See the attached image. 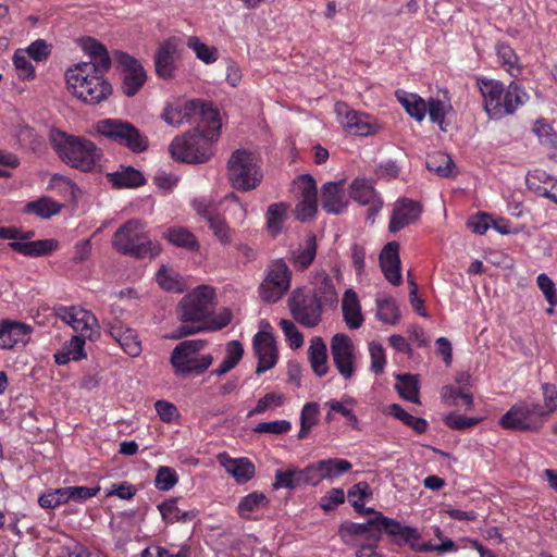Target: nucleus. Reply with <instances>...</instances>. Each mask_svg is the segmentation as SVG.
<instances>
[{"mask_svg":"<svg viewBox=\"0 0 557 557\" xmlns=\"http://www.w3.org/2000/svg\"><path fill=\"white\" fill-rule=\"evenodd\" d=\"M104 72L92 64L78 62L65 71L66 88L73 97L84 103H101L112 94V86L103 76Z\"/></svg>","mask_w":557,"mask_h":557,"instance_id":"1","label":"nucleus"},{"mask_svg":"<svg viewBox=\"0 0 557 557\" xmlns=\"http://www.w3.org/2000/svg\"><path fill=\"white\" fill-rule=\"evenodd\" d=\"M476 84L486 114L494 120L515 113L529 99L527 91L517 83L507 87L496 79L478 78Z\"/></svg>","mask_w":557,"mask_h":557,"instance_id":"2","label":"nucleus"},{"mask_svg":"<svg viewBox=\"0 0 557 557\" xmlns=\"http://www.w3.org/2000/svg\"><path fill=\"white\" fill-rule=\"evenodd\" d=\"M50 140L60 159L72 168L89 172L101 166L102 150L91 140L60 131H52Z\"/></svg>","mask_w":557,"mask_h":557,"instance_id":"3","label":"nucleus"},{"mask_svg":"<svg viewBox=\"0 0 557 557\" xmlns=\"http://www.w3.org/2000/svg\"><path fill=\"white\" fill-rule=\"evenodd\" d=\"M214 289L203 285L186 295L178 305V317L182 325L172 338H181L205 329L203 320L212 310Z\"/></svg>","mask_w":557,"mask_h":557,"instance_id":"4","label":"nucleus"},{"mask_svg":"<svg viewBox=\"0 0 557 557\" xmlns=\"http://www.w3.org/2000/svg\"><path fill=\"white\" fill-rule=\"evenodd\" d=\"M220 129L212 126L195 129L175 137L170 145L174 160L186 163H202L212 156V143L218 139Z\"/></svg>","mask_w":557,"mask_h":557,"instance_id":"5","label":"nucleus"},{"mask_svg":"<svg viewBox=\"0 0 557 557\" xmlns=\"http://www.w3.org/2000/svg\"><path fill=\"white\" fill-rule=\"evenodd\" d=\"M197 116L203 124V128L212 126L215 129H221L222 125L216 109L198 99L177 98L168 102L161 114L162 120L174 127L188 123Z\"/></svg>","mask_w":557,"mask_h":557,"instance_id":"6","label":"nucleus"},{"mask_svg":"<svg viewBox=\"0 0 557 557\" xmlns=\"http://www.w3.org/2000/svg\"><path fill=\"white\" fill-rule=\"evenodd\" d=\"M395 95L411 117L421 122L425 117V114L429 113L430 120L438 124L442 131L446 132L444 120L453 109L450 99L446 92L442 96L431 97L428 100H424L417 94H410L404 90H397Z\"/></svg>","mask_w":557,"mask_h":557,"instance_id":"7","label":"nucleus"},{"mask_svg":"<svg viewBox=\"0 0 557 557\" xmlns=\"http://www.w3.org/2000/svg\"><path fill=\"white\" fill-rule=\"evenodd\" d=\"M227 176L232 185L239 190L249 191L257 188L263 177L257 153L247 149L234 151L227 162Z\"/></svg>","mask_w":557,"mask_h":557,"instance_id":"8","label":"nucleus"},{"mask_svg":"<svg viewBox=\"0 0 557 557\" xmlns=\"http://www.w3.org/2000/svg\"><path fill=\"white\" fill-rule=\"evenodd\" d=\"M206 342L201 339H188L180 343L172 351L171 363L176 374H201L212 363L213 358L209 354L201 352Z\"/></svg>","mask_w":557,"mask_h":557,"instance_id":"9","label":"nucleus"},{"mask_svg":"<svg viewBox=\"0 0 557 557\" xmlns=\"http://www.w3.org/2000/svg\"><path fill=\"white\" fill-rule=\"evenodd\" d=\"M113 246L122 253L138 258L153 255L151 244L146 235L145 225L138 220L126 222L115 232Z\"/></svg>","mask_w":557,"mask_h":557,"instance_id":"10","label":"nucleus"},{"mask_svg":"<svg viewBox=\"0 0 557 557\" xmlns=\"http://www.w3.org/2000/svg\"><path fill=\"white\" fill-rule=\"evenodd\" d=\"M540 404L524 399L515 404L499 420L504 429L519 431H539L546 418Z\"/></svg>","mask_w":557,"mask_h":557,"instance_id":"11","label":"nucleus"},{"mask_svg":"<svg viewBox=\"0 0 557 557\" xmlns=\"http://www.w3.org/2000/svg\"><path fill=\"white\" fill-rule=\"evenodd\" d=\"M97 132L117 144L124 145L134 152L147 148V139L131 123L117 119H104L96 124Z\"/></svg>","mask_w":557,"mask_h":557,"instance_id":"12","label":"nucleus"},{"mask_svg":"<svg viewBox=\"0 0 557 557\" xmlns=\"http://www.w3.org/2000/svg\"><path fill=\"white\" fill-rule=\"evenodd\" d=\"M292 272L282 260H275L268 267L259 286L261 299L269 304L278 301L290 288Z\"/></svg>","mask_w":557,"mask_h":557,"instance_id":"13","label":"nucleus"},{"mask_svg":"<svg viewBox=\"0 0 557 557\" xmlns=\"http://www.w3.org/2000/svg\"><path fill=\"white\" fill-rule=\"evenodd\" d=\"M330 347L336 370L344 380H350L357 371L360 358L354 342L347 334L337 333L332 337Z\"/></svg>","mask_w":557,"mask_h":557,"instance_id":"14","label":"nucleus"},{"mask_svg":"<svg viewBox=\"0 0 557 557\" xmlns=\"http://www.w3.org/2000/svg\"><path fill=\"white\" fill-rule=\"evenodd\" d=\"M55 315L84 338L96 341L100 336L98 320L90 311L78 306H59Z\"/></svg>","mask_w":557,"mask_h":557,"instance_id":"15","label":"nucleus"},{"mask_svg":"<svg viewBox=\"0 0 557 557\" xmlns=\"http://www.w3.org/2000/svg\"><path fill=\"white\" fill-rule=\"evenodd\" d=\"M334 110L341 126L349 135L370 136L380 129L373 116L352 110L344 102L335 103Z\"/></svg>","mask_w":557,"mask_h":557,"instance_id":"16","label":"nucleus"},{"mask_svg":"<svg viewBox=\"0 0 557 557\" xmlns=\"http://www.w3.org/2000/svg\"><path fill=\"white\" fill-rule=\"evenodd\" d=\"M34 232H23L13 227H2V239H11L9 246L16 252L28 257H40L50 253L57 247L53 239L32 240Z\"/></svg>","mask_w":557,"mask_h":557,"instance_id":"17","label":"nucleus"},{"mask_svg":"<svg viewBox=\"0 0 557 557\" xmlns=\"http://www.w3.org/2000/svg\"><path fill=\"white\" fill-rule=\"evenodd\" d=\"M288 307L293 318L306 327H314L321 321L323 306L317 297L305 294L301 289L292 293Z\"/></svg>","mask_w":557,"mask_h":557,"instance_id":"18","label":"nucleus"},{"mask_svg":"<svg viewBox=\"0 0 557 557\" xmlns=\"http://www.w3.org/2000/svg\"><path fill=\"white\" fill-rule=\"evenodd\" d=\"M116 62L122 75V92L127 97L137 95L147 81L143 64L125 52L117 53Z\"/></svg>","mask_w":557,"mask_h":557,"instance_id":"19","label":"nucleus"},{"mask_svg":"<svg viewBox=\"0 0 557 557\" xmlns=\"http://www.w3.org/2000/svg\"><path fill=\"white\" fill-rule=\"evenodd\" d=\"M342 541L349 546L360 547L362 544H373L380 541L381 532L377 517L364 523L344 522L338 530Z\"/></svg>","mask_w":557,"mask_h":557,"instance_id":"20","label":"nucleus"},{"mask_svg":"<svg viewBox=\"0 0 557 557\" xmlns=\"http://www.w3.org/2000/svg\"><path fill=\"white\" fill-rule=\"evenodd\" d=\"M180 47L181 39L174 36L159 45L154 55V67L159 77L170 79L174 76L180 60Z\"/></svg>","mask_w":557,"mask_h":557,"instance_id":"21","label":"nucleus"},{"mask_svg":"<svg viewBox=\"0 0 557 557\" xmlns=\"http://www.w3.org/2000/svg\"><path fill=\"white\" fill-rule=\"evenodd\" d=\"M294 188L299 201L296 206L297 219L306 221L311 219L318 209L317 186L310 175H301L294 182Z\"/></svg>","mask_w":557,"mask_h":557,"instance_id":"22","label":"nucleus"},{"mask_svg":"<svg viewBox=\"0 0 557 557\" xmlns=\"http://www.w3.org/2000/svg\"><path fill=\"white\" fill-rule=\"evenodd\" d=\"M397 543L409 545L411 549L418 553H455L458 546L453 540H443L442 544H433L431 542L421 541V535L416 528L405 525L398 536Z\"/></svg>","mask_w":557,"mask_h":557,"instance_id":"23","label":"nucleus"},{"mask_svg":"<svg viewBox=\"0 0 557 557\" xmlns=\"http://www.w3.org/2000/svg\"><path fill=\"white\" fill-rule=\"evenodd\" d=\"M253 350L259 360L257 373H263L275 366L277 361V348L270 333L258 332L255 335Z\"/></svg>","mask_w":557,"mask_h":557,"instance_id":"24","label":"nucleus"},{"mask_svg":"<svg viewBox=\"0 0 557 557\" xmlns=\"http://www.w3.org/2000/svg\"><path fill=\"white\" fill-rule=\"evenodd\" d=\"M349 197L346 195L344 182H329L322 187L321 206L331 214H341L348 207Z\"/></svg>","mask_w":557,"mask_h":557,"instance_id":"25","label":"nucleus"},{"mask_svg":"<svg viewBox=\"0 0 557 557\" xmlns=\"http://www.w3.org/2000/svg\"><path fill=\"white\" fill-rule=\"evenodd\" d=\"M30 325L12 320H2V349H20L30 341Z\"/></svg>","mask_w":557,"mask_h":557,"instance_id":"26","label":"nucleus"},{"mask_svg":"<svg viewBox=\"0 0 557 557\" xmlns=\"http://www.w3.org/2000/svg\"><path fill=\"white\" fill-rule=\"evenodd\" d=\"M111 337L117 342L121 348L131 357H137L141 352V343L135 330L121 321L106 322Z\"/></svg>","mask_w":557,"mask_h":557,"instance_id":"27","label":"nucleus"},{"mask_svg":"<svg viewBox=\"0 0 557 557\" xmlns=\"http://www.w3.org/2000/svg\"><path fill=\"white\" fill-rule=\"evenodd\" d=\"M421 214V208L418 202L403 199L397 201L394 207L388 228L395 233L399 230L414 223Z\"/></svg>","mask_w":557,"mask_h":557,"instance_id":"28","label":"nucleus"},{"mask_svg":"<svg viewBox=\"0 0 557 557\" xmlns=\"http://www.w3.org/2000/svg\"><path fill=\"white\" fill-rule=\"evenodd\" d=\"M216 458L220 466L223 467L237 483H246L255 475V465L248 458H232L226 453L219 454Z\"/></svg>","mask_w":557,"mask_h":557,"instance_id":"29","label":"nucleus"},{"mask_svg":"<svg viewBox=\"0 0 557 557\" xmlns=\"http://www.w3.org/2000/svg\"><path fill=\"white\" fill-rule=\"evenodd\" d=\"M380 265L389 283L396 286L401 283L398 243L391 242L383 248L380 255Z\"/></svg>","mask_w":557,"mask_h":557,"instance_id":"30","label":"nucleus"},{"mask_svg":"<svg viewBox=\"0 0 557 557\" xmlns=\"http://www.w3.org/2000/svg\"><path fill=\"white\" fill-rule=\"evenodd\" d=\"M350 198L359 202L362 206H371L370 211L375 214L377 213L383 202L377 197L372 183L366 178L357 177L350 184Z\"/></svg>","mask_w":557,"mask_h":557,"instance_id":"31","label":"nucleus"},{"mask_svg":"<svg viewBox=\"0 0 557 557\" xmlns=\"http://www.w3.org/2000/svg\"><path fill=\"white\" fill-rule=\"evenodd\" d=\"M342 311L346 325L356 330L363 323V315L361 313V306L358 295L352 289H347L344 293L342 300Z\"/></svg>","mask_w":557,"mask_h":557,"instance_id":"32","label":"nucleus"},{"mask_svg":"<svg viewBox=\"0 0 557 557\" xmlns=\"http://www.w3.org/2000/svg\"><path fill=\"white\" fill-rule=\"evenodd\" d=\"M308 359L313 372L318 376H324L329 371L326 344L320 336H314L310 341L308 348Z\"/></svg>","mask_w":557,"mask_h":557,"instance_id":"33","label":"nucleus"},{"mask_svg":"<svg viewBox=\"0 0 557 557\" xmlns=\"http://www.w3.org/2000/svg\"><path fill=\"white\" fill-rule=\"evenodd\" d=\"M290 206L286 202H275L268 207L265 212V225L272 236L282 233L284 223L288 219Z\"/></svg>","mask_w":557,"mask_h":557,"instance_id":"34","label":"nucleus"},{"mask_svg":"<svg viewBox=\"0 0 557 557\" xmlns=\"http://www.w3.org/2000/svg\"><path fill=\"white\" fill-rule=\"evenodd\" d=\"M82 48L84 52L90 58L89 62L85 64H92L96 69L108 71L111 66V59L103 45L92 38H87L83 41Z\"/></svg>","mask_w":557,"mask_h":557,"instance_id":"35","label":"nucleus"},{"mask_svg":"<svg viewBox=\"0 0 557 557\" xmlns=\"http://www.w3.org/2000/svg\"><path fill=\"white\" fill-rule=\"evenodd\" d=\"M165 238L174 246L189 250L198 251L199 242L194 233L183 226L170 227L165 233Z\"/></svg>","mask_w":557,"mask_h":557,"instance_id":"36","label":"nucleus"},{"mask_svg":"<svg viewBox=\"0 0 557 557\" xmlns=\"http://www.w3.org/2000/svg\"><path fill=\"white\" fill-rule=\"evenodd\" d=\"M48 189L58 194L66 201H76L79 195V189L72 180L60 174H53L50 177Z\"/></svg>","mask_w":557,"mask_h":557,"instance_id":"37","label":"nucleus"},{"mask_svg":"<svg viewBox=\"0 0 557 557\" xmlns=\"http://www.w3.org/2000/svg\"><path fill=\"white\" fill-rule=\"evenodd\" d=\"M275 480L273 483V488L281 490H295L299 485L304 484L301 469H298L296 466H288L286 469H277L274 475Z\"/></svg>","mask_w":557,"mask_h":557,"instance_id":"38","label":"nucleus"},{"mask_svg":"<svg viewBox=\"0 0 557 557\" xmlns=\"http://www.w3.org/2000/svg\"><path fill=\"white\" fill-rule=\"evenodd\" d=\"M163 520L168 523L176 521L187 522L197 517V510H182L176 499H169L158 506Z\"/></svg>","mask_w":557,"mask_h":557,"instance_id":"39","label":"nucleus"},{"mask_svg":"<svg viewBox=\"0 0 557 557\" xmlns=\"http://www.w3.org/2000/svg\"><path fill=\"white\" fill-rule=\"evenodd\" d=\"M269 505L268 497L261 492H252L244 496L238 506L237 511L242 518L249 519L251 515Z\"/></svg>","mask_w":557,"mask_h":557,"instance_id":"40","label":"nucleus"},{"mask_svg":"<svg viewBox=\"0 0 557 557\" xmlns=\"http://www.w3.org/2000/svg\"><path fill=\"white\" fill-rule=\"evenodd\" d=\"M109 176L110 182L116 187L133 188L143 185L145 182L143 174L132 166L122 168Z\"/></svg>","mask_w":557,"mask_h":557,"instance_id":"41","label":"nucleus"},{"mask_svg":"<svg viewBox=\"0 0 557 557\" xmlns=\"http://www.w3.org/2000/svg\"><path fill=\"white\" fill-rule=\"evenodd\" d=\"M376 317L385 324H396L400 319L396 300L392 297H377Z\"/></svg>","mask_w":557,"mask_h":557,"instance_id":"42","label":"nucleus"},{"mask_svg":"<svg viewBox=\"0 0 557 557\" xmlns=\"http://www.w3.org/2000/svg\"><path fill=\"white\" fill-rule=\"evenodd\" d=\"M396 379L397 383L395 384V388L399 396L411 403L420 404L419 385L416 376L411 374H398Z\"/></svg>","mask_w":557,"mask_h":557,"instance_id":"43","label":"nucleus"},{"mask_svg":"<svg viewBox=\"0 0 557 557\" xmlns=\"http://www.w3.org/2000/svg\"><path fill=\"white\" fill-rule=\"evenodd\" d=\"M426 166L430 171L443 177L453 176L455 174V164L447 153L435 152L426 159Z\"/></svg>","mask_w":557,"mask_h":557,"instance_id":"44","label":"nucleus"},{"mask_svg":"<svg viewBox=\"0 0 557 557\" xmlns=\"http://www.w3.org/2000/svg\"><path fill=\"white\" fill-rule=\"evenodd\" d=\"M533 131L540 143L549 150L552 158L557 159V133L553 131L552 126L543 120H537Z\"/></svg>","mask_w":557,"mask_h":557,"instance_id":"45","label":"nucleus"},{"mask_svg":"<svg viewBox=\"0 0 557 557\" xmlns=\"http://www.w3.org/2000/svg\"><path fill=\"white\" fill-rule=\"evenodd\" d=\"M244 354L243 345L237 341H232L226 346V356L222 363L216 368L213 373L215 375H223L231 371L239 362Z\"/></svg>","mask_w":557,"mask_h":557,"instance_id":"46","label":"nucleus"},{"mask_svg":"<svg viewBox=\"0 0 557 557\" xmlns=\"http://www.w3.org/2000/svg\"><path fill=\"white\" fill-rule=\"evenodd\" d=\"M386 412L391 416H394L406 425L413 429L417 433L421 434L426 431L428 422L422 418H417L406 410H404L398 404H392L387 407Z\"/></svg>","mask_w":557,"mask_h":557,"instance_id":"47","label":"nucleus"},{"mask_svg":"<svg viewBox=\"0 0 557 557\" xmlns=\"http://www.w3.org/2000/svg\"><path fill=\"white\" fill-rule=\"evenodd\" d=\"M309 295L317 297L323 307L334 306L337 302V292L332 278L327 275H322L319 285H317L313 293Z\"/></svg>","mask_w":557,"mask_h":557,"instance_id":"48","label":"nucleus"},{"mask_svg":"<svg viewBox=\"0 0 557 557\" xmlns=\"http://www.w3.org/2000/svg\"><path fill=\"white\" fill-rule=\"evenodd\" d=\"M187 47L191 49L197 59L206 64L214 63L219 58L218 49L213 46H208L202 42L199 37L190 36L186 42Z\"/></svg>","mask_w":557,"mask_h":557,"instance_id":"49","label":"nucleus"},{"mask_svg":"<svg viewBox=\"0 0 557 557\" xmlns=\"http://www.w3.org/2000/svg\"><path fill=\"white\" fill-rule=\"evenodd\" d=\"M61 205L49 197H42L36 201H30L25 206V211L34 213L42 219H48L61 210Z\"/></svg>","mask_w":557,"mask_h":557,"instance_id":"50","label":"nucleus"},{"mask_svg":"<svg viewBox=\"0 0 557 557\" xmlns=\"http://www.w3.org/2000/svg\"><path fill=\"white\" fill-rule=\"evenodd\" d=\"M349 503L357 512H363L366 500L372 497V490L367 482H358L347 493Z\"/></svg>","mask_w":557,"mask_h":557,"instance_id":"51","label":"nucleus"},{"mask_svg":"<svg viewBox=\"0 0 557 557\" xmlns=\"http://www.w3.org/2000/svg\"><path fill=\"white\" fill-rule=\"evenodd\" d=\"M158 284L168 292L181 293L184 289L182 277L172 269L162 265L157 273Z\"/></svg>","mask_w":557,"mask_h":557,"instance_id":"52","label":"nucleus"},{"mask_svg":"<svg viewBox=\"0 0 557 557\" xmlns=\"http://www.w3.org/2000/svg\"><path fill=\"white\" fill-rule=\"evenodd\" d=\"M13 65L17 77L22 81H32L36 76V71L29 61L26 51L17 49L12 58Z\"/></svg>","mask_w":557,"mask_h":557,"instance_id":"53","label":"nucleus"},{"mask_svg":"<svg viewBox=\"0 0 557 557\" xmlns=\"http://www.w3.org/2000/svg\"><path fill=\"white\" fill-rule=\"evenodd\" d=\"M325 481L334 482L344 473L348 472L352 465L350 461L342 458H327L323 459Z\"/></svg>","mask_w":557,"mask_h":557,"instance_id":"54","label":"nucleus"},{"mask_svg":"<svg viewBox=\"0 0 557 557\" xmlns=\"http://www.w3.org/2000/svg\"><path fill=\"white\" fill-rule=\"evenodd\" d=\"M496 53L502 65L511 76H518L520 74V67L518 65V57L515 51L506 44H497Z\"/></svg>","mask_w":557,"mask_h":557,"instance_id":"55","label":"nucleus"},{"mask_svg":"<svg viewBox=\"0 0 557 557\" xmlns=\"http://www.w3.org/2000/svg\"><path fill=\"white\" fill-rule=\"evenodd\" d=\"M208 225L221 245L228 246L233 243L234 231L220 214L214 219H211Z\"/></svg>","mask_w":557,"mask_h":557,"instance_id":"56","label":"nucleus"},{"mask_svg":"<svg viewBox=\"0 0 557 557\" xmlns=\"http://www.w3.org/2000/svg\"><path fill=\"white\" fill-rule=\"evenodd\" d=\"M40 507L45 509H54L69 503L66 487L50 490L38 499Z\"/></svg>","mask_w":557,"mask_h":557,"instance_id":"57","label":"nucleus"},{"mask_svg":"<svg viewBox=\"0 0 557 557\" xmlns=\"http://www.w3.org/2000/svg\"><path fill=\"white\" fill-rule=\"evenodd\" d=\"M304 484L317 486L320 482L325 481L323 459L309 463L306 468L301 469Z\"/></svg>","mask_w":557,"mask_h":557,"instance_id":"58","label":"nucleus"},{"mask_svg":"<svg viewBox=\"0 0 557 557\" xmlns=\"http://www.w3.org/2000/svg\"><path fill=\"white\" fill-rule=\"evenodd\" d=\"M304 484L317 486L320 482L325 481L323 459L309 463L306 468L301 469Z\"/></svg>","mask_w":557,"mask_h":557,"instance_id":"59","label":"nucleus"},{"mask_svg":"<svg viewBox=\"0 0 557 557\" xmlns=\"http://www.w3.org/2000/svg\"><path fill=\"white\" fill-rule=\"evenodd\" d=\"M542 394L544 405L542 407V413L547 419L557 410V388L550 383H544L542 385Z\"/></svg>","mask_w":557,"mask_h":557,"instance_id":"60","label":"nucleus"},{"mask_svg":"<svg viewBox=\"0 0 557 557\" xmlns=\"http://www.w3.org/2000/svg\"><path fill=\"white\" fill-rule=\"evenodd\" d=\"M536 283L539 288L543 293L546 301L550 306L547 312L553 313V308L557 305V293L554 282L548 277V275H546L545 273H541L536 278Z\"/></svg>","mask_w":557,"mask_h":557,"instance_id":"61","label":"nucleus"},{"mask_svg":"<svg viewBox=\"0 0 557 557\" xmlns=\"http://www.w3.org/2000/svg\"><path fill=\"white\" fill-rule=\"evenodd\" d=\"M280 326L292 349H298L304 345V336L293 321L282 319L280 321Z\"/></svg>","mask_w":557,"mask_h":557,"instance_id":"62","label":"nucleus"},{"mask_svg":"<svg viewBox=\"0 0 557 557\" xmlns=\"http://www.w3.org/2000/svg\"><path fill=\"white\" fill-rule=\"evenodd\" d=\"M369 354L371 358L370 370L374 374H381L384 371L386 364V356L385 349L377 342H372L369 344Z\"/></svg>","mask_w":557,"mask_h":557,"instance_id":"63","label":"nucleus"},{"mask_svg":"<svg viewBox=\"0 0 557 557\" xmlns=\"http://www.w3.org/2000/svg\"><path fill=\"white\" fill-rule=\"evenodd\" d=\"M154 410L164 423H176L180 420L178 409L168 400H157L154 403Z\"/></svg>","mask_w":557,"mask_h":557,"instance_id":"64","label":"nucleus"}]
</instances>
